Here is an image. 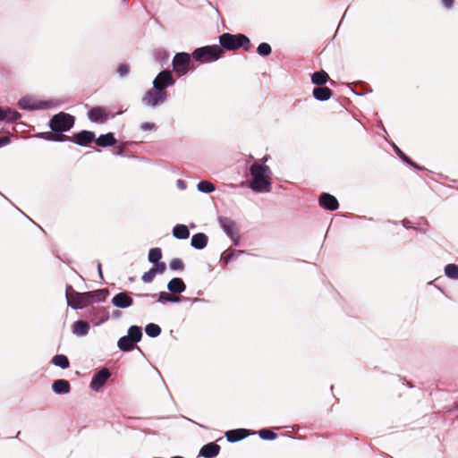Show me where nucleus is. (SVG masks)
<instances>
[{"mask_svg":"<svg viewBox=\"0 0 458 458\" xmlns=\"http://www.w3.org/2000/svg\"><path fill=\"white\" fill-rule=\"evenodd\" d=\"M66 299L68 305L73 309H82L91 304L95 301H102L105 294L102 291L77 293L71 285L66 287Z\"/></svg>","mask_w":458,"mask_h":458,"instance_id":"f257e3e1","label":"nucleus"},{"mask_svg":"<svg viewBox=\"0 0 458 458\" xmlns=\"http://www.w3.org/2000/svg\"><path fill=\"white\" fill-rule=\"evenodd\" d=\"M250 174L252 181L250 188L255 191H269L271 189L270 183V168L266 165L254 163L250 166Z\"/></svg>","mask_w":458,"mask_h":458,"instance_id":"f03ea898","label":"nucleus"},{"mask_svg":"<svg viewBox=\"0 0 458 458\" xmlns=\"http://www.w3.org/2000/svg\"><path fill=\"white\" fill-rule=\"evenodd\" d=\"M219 43L223 50L230 51H234L241 47L248 51L251 47L249 38L243 34L224 33L219 37Z\"/></svg>","mask_w":458,"mask_h":458,"instance_id":"7ed1b4c3","label":"nucleus"},{"mask_svg":"<svg viewBox=\"0 0 458 458\" xmlns=\"http://www.w3.org/2000/svg\"><path fill=\"white\" fill-rule=\"evenodd\" d=\"M225 51L218 45L206 46L195 49L192 53V58L201 64L212 63L224 55Z\"/></svg>","mask_w":458,"mask_h":458,"instance_id":"20e7f679","label":"nucleus"},{"mask_svg":"<svg viewBox=\"0 0 458 458\" xmlns=\"http://www.w3.org/2000/svg\"><path fill=\"white\" fill-rule=\"evenodd\" d=\"M74 123V118L69 114L60 113L50 120V127L55 131H69Z\"/></svg>","mask_w":458,"mask_h":458,"instance_id":"39448f33","label":"nucleus"},{"mask_svg":"<svg viewBox=\"0 0 458 458\" xmlns=\"http://www.w3.org/2000/svg\"><path fill=\"white\" fill-rule=\"evenodd\" d=\"M191 55L187 53H178L173 60L174 71L179 75H184L190 69Z\"/></svg>","mask_w":458,"mask_h":458,"instance_id":"423d86ee","label":"nucleus"},{"mask_svg":"<svg viewBox=\"0 0 458 458\" xmlns=\"http://www.w3.org/2000/svg\"><path fill=\"white\" fill-rule=\"evenodd\" d=\"M219 223L221 227L233 241L239 240V229L234 221L229 217L224 216L219 218Z\"/></svg>","mask_w":458,"mask_h":458,"instance_id":"0eeeda50","label":"nucleus"},{"mask_svg":"<svg viewBox=\"0 0 458 458\" xmlns=\"http://www.w3.org/2000/svg\"><path fill=\"white\" fill-rule=\"evenodd\" d=\"M154 88L159 90H163L168 86H171L174 83V80L173 78L172 72L170 71H163L161 72L154 80Z\"/></svg>","mask_w":458,"mask_h":458,"instance_id":"6e6552de","label":"nucleus"},{"mask_svg":"<svg viewBox=\"0 0 458 458\" xmlns=\"http://www.w3.org/2000/svg\"><path fill=\"white\" fill-rule=\"evenodd\" d=\"M166 97L165 92H163L159 89H150L148 90L143 98V102L151 106H155L159 103H162Z\"/></svg>","mask_w":458,"mask_h":458,"instance_id":"1a4fd4ad","label":"nucleus"},{"mask_svg":"<svg viewBox=\"0 0 458 458\" xmlns=\"http://www.w3.org/2000/svg\"><path fill=\"white\" fill-rule=\"evenodd\" d=\"M89 118L92 122L103 123L109 118V113L104 107H93L89 111Z\"/></svg>","mask_w":458,"mask_h":458,"instance_id":"9d476101","label":"nucleus"},{"mask_svg":"<svg viewBox=\"0 0 458 458\" xmlns=\"http://www.w3.org/2000/svg\"><path fill=\"white\" fill-rule=\"evenodd\" d=\"M110 377V372L106 369H102L98 371L91 380L90 386L93 390L98 391L100 389L106 382V380Z\"/></svg>","mask_w":458,"mask_h":458,"instance_id":"9b49d317","label":"nucleus"},{"mask_svg":"<svg viewBox=\"0 0 458 458\" xmlns=\"http://www.w3.org/2000/svg\"><path fill=\"white\" fill-rule=\"evenodd\" d=\"M319 205L327 210L334 211L339 207L337 199L329 193H323L319 197Z\"/></svg>","mask_w":458,"mask_h":458,"instance_id":"f8f14e48","label":"nucleus"},{"mask_svg":"<svg viewBox=\"0 0 458 458\" xmlns=\"http://www.w3.org/2000/svg\"><path fill=\"white\" fill-rule=\"evenodd\" d=\"M112 303L117 308L125 309L131 306L133 301L127 293H119L113 297Z\"/></svg>","mask_w":458,"mask_h":458,"instance_id":"ddd939ff","label":"nucleus"},{"mask_svg":"<svg viewBox=\"0 0 458 458\" xmlns=\"http://www.w3.org/2000/svg\"><path fill=\"white\" fill-rule=\"evenodd\" d=\"M219 451H220V446L218 445H216V443L212 442V443L205 445L200 449L199 454L201 456H203L205 458H214L219 454Z\"/></svg>","mask_w":458,"mask_h":458,"instance_id":"4468645a","label":"nucleus"},{"mask_svg":"<svg viewBox=\"0 0 458 458\" xmlns=\"http://www.w3.org/2000/svg\"><path fill=\"white\" fill-rule=\"evenodd\" d=\"M55 394H68L71 390L70 383L65 379H57L52 385Z\"/></svg>","mask_w":458,"mask_h":458,"instance_id":"2eb2a0df","label":"nucleus"},{"mask_svg":"<svg viewBox=\"0 0 458 458\" xmlns=\"http://www.w3.org/2000/svg\"><path fill=\"white\" fill-rule=\"evenodd\" d=\"M167 288L171 293H181L185 291L186 286L181 278L175 277L168 283Z\"/></svg>","mask_w":458,"mask_h":458,"instance_id":"dca6fc26","label":"nucleus"},{"mask_svg":"<svg viewBox=\"0 0 458 458\" xmlns=\"http://www.w3.org/2000/svg\"><path fill=\"white\" fill-rule=\"evenodd\" d=\"M313 96L318 100H327L332 96V91L327 87H318L313 89Z\"/></svg>","mask_w":458,"mask_h":458,"instance_id":"f3484780","label":"nucleus"},{"mask_svg":"<svg viewBox=\"0 0 458 458\" xmlns=\"http://www.w3.org/2000/svg\"><path fill=\"white\" fill-rule=\"evenodd\" d=\"M94 133L88 131H83L75 135V141L80 145H88L94 140Z\"/></svg>","mask_w":458,"mask_h":458,"instance_id":"a211bd4d","label":"nucleus"},{"mask_svg":"<svg viewBox=\"0 0 458 458\" xmlns=\"http://www.w3.org/2000/svg\"><path fill=\"white\" fill-rule=\"evenodd\" d=\"M89 330V325L85 321L79 320V321H76L72 325V332H73V334H75L77 335H80V336L86 335L88 334Z\"/></svg>","mask_w":458,"mask_h":458,"instance_id":"6ab92c4d","label":"nucleus"},{"mask_svg":"<svg viewBox=\"0 0 458 458\" xmlns=\"http://www.w3.org/2000/svg\"><path fill=\"white\" fill-rule=\"evenodd\" d=\"M96 143L99 147H109L114 146L116 143V140L112 133H107L104 135H100Z\"/></svg>","mask_w":458,"mask_h":458,"instance_id":"aec40b11","label":"nucleus"},{"mask_svg":"<svg viewBox=\"0 0 458 458\" xmlns=\"http://www.w3.org/2000/svg\"><path fill=\"white\" fill-rule=\"evenodd\" d=\"M208 243V237L204 233H196L191 238V245L196 249H203Z\"/></svg>","mask_w":458,"mask_h":458,"instance_id":"412c9836","label":"nucleus"},{"mask_svg":"<svg viewBox=\"0 0 458 458\" xmlns=\"http://www.w3.org/2000/svg\"><path fill=\"white\" fill-rule=\"evenodd\" d=\"M225 436L228 441L235 442L244 438L247 434L245 429H234L227 431Z\"/></svg>","mask_w":458,"mask_h":458,"instance_id":"4be33fe9","label":"nucleus"},{"mask_svg":"<svg viewBox=\"0 0 458 458\" xmlns=\"http://www.w3.org/2000/svg\"><path fill=\"white\" fill-rule=\"evenodd\" d=\"M173 234L178 239H187L190 236V232L186 225H177L173 229Z\"/></svg>","mask_w":458,"mask_h":458,"instance_id":"5701e85b","label":"nucleus"},{"mask_svg":"<svg viewBox=\"0 0 458 458\" xmlns=\"http://www.w3.org/2000/svg\"><path fill=\"white\" fill-rule=\"evenodd\" d=\"M135 344H136V343H134L127 335L126 336H123L118 341L119 348L121 350H123V351H125V352L131 351L134 348Z\"/></svg>","mask_w":458,"mask_h":458,"instance_id":"b1692460","label":"nucleus"},{"mask_svg":"<svg viewBox=\"0 0 458 458\" xmlns=\"http://www.w3.org/2000/svg\"><path fill=\"white\" fill-rule=\"evenodd\" d=\"M327 80L328 74L324 71L316 72L311 77L312 82L317 85H323L327 81Z\"/></svg>","mask_w":458,"mask_h":458,"instance_id":"393cba45","label":"nucleus"},{"mask_svg":"<svg viewBox=\"0 0 458 458\" xmlns=\"http://www.w3.org/2000/svg\"><path fill=\"white\" fill-rule=\"evenodd\" d=\"M134 343H138L142 336L141 328L137 326H132L128 330V335Z\"/></svg>","mask_w":458,"mask_h":458,"instance_id":"a878e982","label":"nucleus"},{"mask_svg":"<svg viewBox=\"0 0 458 458\" xmlns=\"http://www.w3.org/2000/svg\"><path fill=\"white\" fill-rule=\"evenodd\" d=\"M53 363L55 366H58V367H60L62 369L68 368L69 364H70L68 358L65 355H63V354L55 355L53 358Z\"/></svg>","mask_w":458,"mask_h":458,"instance_id":"bb28decb","label":"nucleus"},{"mask_svg":"<svg viewBox=\"0 0 458 458\" xmlns=\"http://www.w3.org/2000/svg\"><path fill=\"white\" fill-rule=\"evenodd\" d=\"M146 334L151 337H157L161 333V328L158 325L150 323L145 328Z\"/></svg>","mask_w":458,"mask_h":458,"instance_id":"cd10ccee","label":"nucleus"},{"mask_svg":"<svg viewBox=\"0 0 458 458\" xmlns=\"http://www.w3.org/2000/svg\"><path fill=\"white\" fill-rule=\"evenodd\" d=\"M445 275L453 279H458V266L455 264H448L445 267Z\"/></svg>","mask_w":458,"mask_h":458,"instance_id":"c85d7f7f","label":"nucleus"},{"mask_svg":"<svg viewBox=\"0 0 458 458\" xmlns=\"http://www.w3.org/2000/svg\"><path fill=\"white\" fill-rule=\"evenodd\" d=\"M162 258V251L159 248L151 249L148 252V260L151 263H157Z\"/></svg>","mask_w":458,"mask_h":458,"instance_id":"c756f323","label":"nucleus"},{"mask_svg":"<svg viewBox=\"0 0 458 458\" xmlns=\"http://www.w3.org/2000/svg\"><path fill=\"white\" fill-rule=\"evenodd\" d=\"M198 190L203 192H212L215 191V186L210 182L201 181L198 184Z\"/></svg>","mask_w":458,"mask_h":458,"instance_id":"7c9ffc66","label":"nucleus"},{"mask_svg":"<svg viewBox=\"0 0 458 458\" xmlns=\"http://www.w3.org/2000/svg\"><path fill=\"white\" fill-rule=\"evenodd\" d=\"M159 301H170V302H176L179 301V297L173 296L168 293L162 292L159 294Z\"/></svg>","mask_w":458,"mask_h":458,"instance_id":"2f4dec72","label":"nucleus"},{"mask_svg":"<svg viewBox=\"0 0 458 458\" xmlns=\"http://www.w3.org/2000/svg\"><path fill=\"white\" fill-rule=\"evenodd\" d=\"M258 53L260 55H263V56H267V55H270V53H271V47H270V45L267 44V43H261L258 47Z\"/></svg>","mask_w":458,"mask_h":458,"instance_id":"473e14b6","label":"nucleus"},{"mask_svg":"<svg viewBox=\"0 0 458 458\" xmlns=\"http://www.w3.org/2000/svg\"><path fill=\"white\" fill-rule=\"evenodd\" d=\"M15 115V112H12L10 109L5 110L0 107V121L4 119H13Z\"/></svg>","mask_w":458,"mask_h":458,"instance_id":"72a5a7b5","label":"nucleus"},{"mask_svg":"<svg viewBox=\"0 0 458 458\" xmlns=\"http://www.w3.org/2000/svg\"><path fill=\"white\" fill-rule=\"evenodd\" d=\"M259 436L263 439L272 440L276 437V434L269 429H262L259 431Z\"/></svg>","mask_w":458,"mask_h":458,"instance_id":"f704fd0d","label":"nucleus"},{"mask_svg":"<svg viewBox=\"0 0 458 458\" xmlns=\"http://www.w3.org/2000/svg\"><path fill=\"white\" fill-rule=\"evenodd\" d=\"M170 268L173 270H182L183 268V262L180 259H174L170 262Z\"/></svg>","mask_w":458,"mask_h":458,"instance_id":"c9c22d12","label":"nucleus"},{"mask_svg":"<svg viewBox=\"0 0 458 458\" xmlns=\"http://www.w3.org/2000/svg\"><path fill=\"white\" fill-rule=\"evenodd\" d=\"M156 275L157 274L155 273L153 268H151V269H149L148 272H146L142 276V281L145 282V283H150V282L153 281V279L155 278Z\"/></svg>","mask_w":458,"mask_h":458,"instance_id":"e433bc0d","label":"nucleus"},{"mask_svg":"<svg viewBox=\"0 0 458 458\" xmlns=\"http://www.w3.org/2000/svg\"><path fill=\"white\" fill-rule=\"evenodd\" d=\"M152 268L156 274H163L166 268V265L164 262H157Z\"/></svg>","mask_w":458,"mask_h":458,"instance_id":"4c0bfd02","label":"nucleus"},{"mask_svg":"<svg viewBox=\"0 0 458 458\" xmlns=\"http://www.w3.org/2000/svg\"><path fill=\"white\" fill-rule=\"evenodd\" d=\"M129 71H130V67L128 64H121L119 67H118V73L121 75V76H125L129 73Z\"/></svg>","mask_w":458,"mask_h":458,"instance_id":"58836bf2","label":"nucleus"},{"mask_svg":"<svg viewBox=\"0 0 458 458\" xmlns=\"http://www.w3.org/2000/svg\"><path fill=\"white\" fill-rule=\"evenodd\" d=\"M140 128L143 130V131H150V130H153L155 128V124L152 123H143L141 125H140Z\"/></svg>","mask_w":458,"mask_h":458,"instance_id":"ea45409f","label":"nucleus"},{"mask_svg":"<svg viewBox=\"0 0 458 458\" xmlns=\"http://www.w3.org/2000/svg\"><path fill=\"white\" fill-rule=\"evenodd\" d=\"M9 142H10L9 137H7V136L0 137V148L9 144Z\"/></svg>","mask_w":458,"mask_h":458,"instance_id":"a19ab883","label":"nucleus"},{"mask_svg":"<svg viewBox=\"0 0 458 458\" xmlns=\"http://www.w3.org/2000/svg\"><path fill=\"white\" fill-rule=\"evenodd\" d=\"M442 3L445 7L451 8L454 4V0H442Z\"/></svg>","mask_w":458,"mask_h":458,"instance_id":"79ce46f5","label":"nucleus"},{"mask_svg":"<svg viewBox=\"0 0 458 458\" xmlns=\"http://www.w3.org/2000/svg\"><path fill=\"white\" fill-rule=\"evenodd\" d=\"M403 225H404L405 227H410V222H409V221H407V220H403Z\"/></svg>","mask_w":458,"mask_h":458,"instance_id":"37998d69","label":"nucleus"},{"mask_svg":"<svg viewBox=\"0 0 458 458\" xmlns=\"http://www.w3.org/2000/svg\"><path fill=\"white\" fill-rule=\"evenodd\" d=\"M455 408L458 409V402L455 403Z\"/></svg>","mask_w":458,"mask_h":458,"instance_id":"c03bdc74","label":"nucleus"}]
</instances>
